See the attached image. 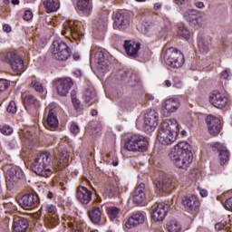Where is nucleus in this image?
<instances>
[{
    "label": "nucleus",
    "instance_id": "a878e982",
    "mask_svg": "<svg viewBox=\"0 0 232 232\" xmlns=\"http://www.w3.org/2000/svg\"><path fill=\"white\" fill-rule=\"evenodd\" d=\"M212 150L213 151H218L219 153V160L220 164L224 166L226 162L229 160V150H227V148L224 147V145L220 143H215L212 146Z\"/></svg>",
    "mask_w": 232,
    "mask_h": 232
},
{
    "label": "nucleus",
    "instance_id": "0e129e2a",
    "mask_svg": "<svg viewBox=\"0 0 232 232\" xmlns=\"http://www.w3.org/2000/svg\"><path fill=\"white\" fill-rule=\"evenodd\" d=\"M12 5H19V0H12Z\"/></svg>",
    "mask_w": 232,
    "mask_h": 232
},
{
    "label": "nucleus",
    "instance_id": "cd10ccee",
    "mask_svg": "<svg viewBox=\"0 0 232 232\" xmlns=\"http://www.w3.org/2000/svg\"><path fill=\"white\" fill-rule=\"evenodd\" d=\"M77 9L82 12L84 15H90L93 10V1L92 0H78Z\"/></svg>",
    "mask_w": 232,
    "mask_h": 232
},
{
    "label": "nucleus",
    "instance_id": "f03ea898",
    "mask_svg": "<svg viewBox=\"0 0 232 232\" xmlns=\"http://www.w3.org/2000/svg\"><path fill=\"white\" fill-rule=\"evenodd\" d=\"M179 123L175 119H169L161 122L157 139L163 146H169L177 140Z\"/></svg>",
    "mask_w": 232,
    "mask_h": 232
},
{
    "label": "nucleus",
    "instance_id": "20e7f679",
    "mask_svg": "<svg viewBox=\"0 0 232 232\" xmlns=\"http://www.w3.org/2000/svg\"><path fill=\"white\" fill-rule=\"evenodd\" d=\"M148 139L140 134L130 136L124 143V150L134 153H142L148 150Z\"/></svg>",
    "mask_w": 232,
    "mask_h": 232
},
{
    "label": "nucleus",
    "instance_id": "e433bc0d",
    "mask_svg": "<svg viewBox=\"0 0 232 232\" xmlns=\"http://www.w3.org/2000/svg\"><path fill=\"white\" fill-rule=\"evenodd\" d=\"M106 211L111 220H115V218H119V217H121V208L117 207H108Z\"/></svg>",
    "mask_w": 232,
    "mask_h": 232
},
{
    "label": "nucleus",
    "instance_id": "4c0bfd02",
    "mask_svg": "<svg viewBox=\"0 0 232 232\" xmlns=\"http://www.w3.org/2000/svg\"><path fill=\"white\" fill-rule=\"evenodd\" d=\"M69 157L70 155H68V151L63 150L60 153V158L57 161V166H59V168H66V166L68 165Z\"/></svg>",
    "mask_w": 232,
    "mask_h": 232
},
{
    "label": "nucleus",
    "instance_id": "052dcab7",
    "mask_svg": "<svg viewBox=\"0 0 232 232\" xmlns=\"http://www.w3.org/2000/svg\"><path fill=\"white\" fill-rule=\"evenodd\" d=\"M165 85L167 86V88H170V86H171V81L166 80V81H165Z\"/></svg>",
    "mask_w": 232,
    "mask_h": 232
},
{
    "label": "nucleus",
    "instance_id": "6e6552de",
    "mask_svg": "<svg viewBox=\"0 0 232 232\" xmlns=\"http://www.w3.org/2000/svg\"><path fill=\"white\" fill-rule=\"evenodd\" d=\"M53 55L56 61H66L70 57V48L59 40L53 43Z\"/></svg>",
    "mask_w": 232,
    "mask_h": 232
},
{
    "label": "nucleus",
    "instance_id": "f3484780",
    "mask_svg": "<svg viewBox=\"0 0 232 232\" xmlns=\"http://www.w3.org/2000/svg\"><path fill=\"white\" fill-rule=\"evenodd\" d=\"M206 122L210 135L215 137V135L220 133V130H222V122L220 121V119L213 115H208L206 118Z\"/></svg>",
    "mask_w": 232,
    "mask_h": 232
},
{
    "label": "nucleus",
    "instance_id": "f704fd0d",
    "mask_svg": "<svg viewBox=\"0 0 232 232\" xmlns=\"http://www.w3.org/2000/svg\"><path fill=\"white\" fill-rule=\"evenodd\" d=\"M46 123L49 128H57L59 126V120H57V115H55V110H49Z\"/></svg>",
    "mask_w": 232,
    "mask_h": 232
},
{
    "label": "nucleus",
    "instance_id": "f257e3e1",
    "mask_svg": "<svg viewBox=\"0 0 232 232\" xmlns=\"http://www.w3.org/2000/svg\"><path fill=\"white\" fill-rule=\"evenodd\" d=\"M169 159L175 164L176 168L188 169L189 164L193 162V152L191 145L188 141L179 142L170 151Z\"/></svg>",
    "mask_w": 232,
    "mask_h": 232
},
{
    "label": "nucleus",
    "instance_id": "4d7b16f0",
    "mask_svg": "<svg viewBox=\"0 0 232 232\" xmlns=\"http://www.w3.org/2000/svg\"><path fill=\"white\" fill-rule=\"evenodd\" d=\"M75 77H81L82 75V72H81V70H76L73 72Z\"/></svg>",
    "mask_w": 232,
    "mask_h": 232
},
{
    "label": "nucleus",
    "instance_id": "c9c22d12",
    "mask_svg": "<svg viewBox=\"0 0 232 232\" xmlns=\"http://www.w3.org/2000/svg\"><path fill=\"white\" fill-rule=\"evenodd\" d=\"M198 47L201 53H208L209 52V42L206 38H198Z\"/></svg>",
    "mask_w": 232,
    "mask_h": 232
},
{
    "label": "nucleus",
    "instance_id": "09e8293b",
    "mask_svg": "<svg viewBox=\"0 0 232 232\" xmlns=\"http://www.w3.org/2000/svg\"><path fill=\"white\" fill-rule=\"evenodd\" d=\"M106 22H97L96 28L99 29L101 32H104L106 30Z\"/></svg>",
    "mask_w": 232,
    "mask_h": 232
},
{
    "label": "nucleus",
    "instance_id": "5701e85b",
    "mask_svg": "<svg viewBox=\"0 0 232 232\" xmlns=\"http://www.w3.org/2000/svg\"><path fill=\"white\" fill-rule=\"evenodd\" d=\"M128 26H130V16L121 12L116 13L114 15V28L126 30Z\"/></svg>",
    "mask_w": 232,
    "mask_h": 232
},
{
    "label": "nucleus",
    "instance_id": "774afa93",
    "mask_svg": "<svg viewBox=\"0 0 232 232\" xmlns=\"http://www.w3.org/2000/svg\"><path fill=\"white\" fill-rule=\"evenodd\" d=\"M181 133H182V135H184L186 133V130L181 131Z\"/></svg>",
    "mask_w": 232,
    "mask_h": 232
},
{
    "label": "nucleus",
    "instance_id": "f8f14e48",
    "mask_svg": "<svg viewBox=\"0 0 232 232\" xmlns=\"http://www.w3.org/2000/svg\"><path fill=\"white\" fill-rule=\"evenodd\" d=\"M56 92L61 97H66L73 86L72 78H60L54 82Z\"/></svg>",
    "mask_w": 232,
    "mask_h": 232
},
{
    "label": "nucleus",
    "instance_id": "de8ad7c7",
    "mask_svg": "<svg viewBox=\"0 0 232 232\" xmlns=\"http://www.w3.org/2000/svg\"><path fill=\"white\" fill-rule=\"evenodd\" d=\"M70 131L72 132L73 135H77L80 131L79 125L72 123L70 127Z\"/></svg>",
    "mask_w": 232,
    "mask_h": 232
},
{
    "label": "nucleus",
    "instance_id": "7c9ffc66",
    "mask_svg": "<svg viewBox=\"0 0 232 232\" xmlns=\"http://www.w3.org/2000/svg\"><path fill=\"white\" fill-rule=\"evenodd\" d=\"M179 106H180V103H179V100L170 98L165 101L162 108L165 111H167V113H174V111H177V110H179Z\"/></svg>",
    "mask_w": 232,
    "mask_h": 232
},
{
    "label": "nucleus",
    "instance_id": "9b49d317",
    "mask_svg": "<svg viewBox=\"0 0 232 232\" xmlns=\"http://www.w3.org/2000/svg\"><path fill=\"white\" fill-rule=\"evenodd\" d=\"M169 211V205L166 203H158L152 207L151 218L154 222H162Z\"/></svg>",
    "mask_w": 232,
    "mask_h": 232
},
{
    "label": "nucleus",
    "instance_id": "aec40b11",
    "mask_svg": "<svg viewBox=\"0 0 232 232\" xmlns=\"http://www.w3.org/2000/svg\"><path fill=\"white\" fill-rule=\"evenodd\" d=\"M173 181L170 178L160 177L154 180L156 193H164L171 188Z\"/></svg>",
    "mask_w": 232,
    "mask_h": 232
},
{
    "label": "nucleus",
    "instance_id": "0eeeda50",
    "mask_svg": "<svg viewBox=\"0 0 232 232\" xmlns=\"http://www.w3.org/2000/svg\"><path fill=\"white\" fill-rule=\"evenodd\" d=\"M164 61L171 68H182L184 64V54L180 51L169 47L165 50Z\"/></svg>",
    "mask_w": 232,
    "mask_h": 232
},
{
    "label": "nucleus",
    "instance_id": "3c124183",
    "mask_svg": "<svg viewBox=\"0 0 232 232\" xmlns=\"http://www.w3.org/2000/svg\"><path fill=\"white\" fill-rule=\"evenodd\" d=\"M225 207L229 211H232V198H228L225 202Z\"/></svg>",
    "mask_w": 232,
    "mask_h": 232
},
{
    "label": "nucleus",
    "instance_id": "412c9836",
    "mask_svg": "<svg viewBox=\"0 0 232 232\" xmlns=\"http://www.w3.org/2000/svg\"><path fill=\"white\" fill-rule=\"evenodd\" d=\"M184 19L190 24H197L204 21L202 13L195 9H188L183 14Z\"/></svg>",
    "mask_w": 232,
    "mask_h": 232
},
{
    "label": "nucleus",
    "instance_id": "bb28decb",
    "mask_svg": "<svg viewBox=\"0 0 232 232\" xmlns=\"http://www.w3.org/2000/svg\"><path fill=\"white\" fill-rule=\"evenodd\" d=\"M28 229V220L22 217L14 218L13 231L24 232Z\"/></svg>",
    "mask_w": 232,
    "mask_h": 232
},
{
    "label": "nucleus",
    "instance_id": "2f4dec72",
    "mask_svg": "<svg viewBox=\"0 0 232 232\" xmlns=\"http://www.w3.org/2000/svg\"><path fill=\"white\" fill-rule=\"evenodd\" d=\"M89 218L93 224H101L102 210L99 207H92L89 211Z\"/></svg>",
    "mask_w": 232,
    "mask_h": 232
},
{
    "label": "nucleus",
    "instance_id": "39448f33",
    "mask_svg": "<svg viewBox=\"0 0 232 232\" xmlns=\"http://www.w3.org/2000/svg\"><path fill=\"white\" fill-rule=\"evenodd\" d=\"M0 60L10 64L13 72H24V62L14 52H3Z\"/></svg>",
    "mask_w": 232,
    "mask_h": 232
},
{
    "label": "nucleus",
    "instance_id": "6ab92c4d",
    "mask_svg": "<svg viewBox=\"0 0 232 232\" xmlns=\"http://www.w3.org/2000/svg\"><path fill=\"white\" fill-rule=\"evenodd\" d=\"M18 202L24 209H30V208H35L39 204V196L35 194H25L22 196Z\"/></svg>",
    "mask_w": 232,
    "mask_h": 232
},
{
    "label": "nucleus",
    "instance_id": "338daca9",
    "mask_svg": "<svg viewBox=\"0 0 232 232\" xmlns=\"http://www.w3.org/2000/svg\"><path fill=\"white\" fill-rule=\"evenodd\" d=\"M164 22H165V23H169V19L165 18V19H164Z\"/></svg>",
    "mask_w": 232,
    "mask_h": 232
},
{
    "label": "nucleus",
    "instance_id": "473e14b6",
    "mask_svg": "<svg viewBox=\"0 0 232 232\" xmlns=\"http://www.w3.org/2000/svg\"><path fill=\"white\" fill-rule=\"evenodd\" d=\"M82 99L87 104H93V102L97 101V93L95 92V89L92 87L87 88L83 92Z\"/></svg>",
    "mask_w": 232,
    "mask_h": 232
},
{
    "label": "nucleus",
    "instance_id": "8fccbe9b",
    "mask_svg": "<svg viewBox=\"0 0 232 232\" xmlns=\"http://www.w3.org/2000/svg\"><path fill=\"white\" fill-rule=\"evenodd\" d=\"M34 17V14H32V11H25L24 14V21H30Z\"/></svg>",
    "mask_w": 232,
    "mask_h": 232
},
{
    "label": "nucleus",
    "instance_id": "c85d7f7f",
    "mask_svg": "<svg viewBox=\"0 0 232 232\" xmlns=\"http://www.w3.org/2000/svg\"><path fill=\"white\" fill-rule=\"evenodd\" d=\"M6 177L10 178L14 182L20 180V179H24V174L23 173V169L17 166H12L7 169Z\"/></svg>",
    "mask_w": 232,
    "mask_h": 232
},
{
    "label": "nucleus",
    "instance_id": "1a4fd4ad",
    "mask_svg": "<svg viewBox=\"0 0 232 232\" xmlns=\"http://www.w3.org/2000/svg\"><path fill=\"white\" fill-rule=\"evenodd\" d=\"M159 126V112L155 110H150L144 116L143 130L146 133L155 131V128Z\"/></svg>",
    "mask_w": 232,
    "mask_h": 232
},
{
    "label": "nucleus",
    "instance_id": "423d86ee",
    "mask_svg": "<svg viewBox=\"0 0 232 232\" xmlns=\"http://www.w3.org/2000/svg\"><path fill=\"white\" fill-rule=\"evenodd\" d=\"M62 35L67 39H74V41H81L82 39V31H81V23L79 21H66L63 24Z\"/></svg>",
    "mask_w": 232,
    "mask_h": 232
},
{
    "label": "nucleus",
    "instance_id": "a211bd4d",
    "mask_svg": "<svg viewBox=\"0 0 232 232\" xmlns=\"http://www.w3.org/2000/svg\"><path fill=\"white\" fill-rule=\"evenodd\" d=\"M94 61L96 63L97 71L100 73H106L110 68V61L104 57L102 51H97L94 53Z\"/></svg>",
    "mask_w": 232,
    "mask_h": 232
},
{
    "label": "nucleus",
    "instance_id": "dca6fc26",
    "mask_svg": "<svg viewBox=\"0 0 232 232\" xmlns=\"http://www.w3.org/2000/svg\"><path fill=\"white\" fill-rule=\"evenodd\" d=\"M140 30L145 34H150V32H154L159 37H162L166 32H168L167 28H160L157 24L149 21H143L140 26Z\"/></svg>",
    "mask_w": 232,
    "mask_h": 232
},
{
    "label": "nucleus",
    "instance_id": "4468645a",
    "mask_svg": "<svg viewBox=\"0 0 232 232\" xmlns=\"http://www.w3.org/2000/svg\"><path fill=\"white\" fill-rule=\"evenodd\" d=\"M227 96L218 91H213L209 96L210 104L218 110H224V107L227 106Z\"/></svg>",
    "mask_w": 232,
    "mask_h": 232
},
{
    "label": "nucleus",
    "instance_id": "bf43d9fd",
    "mask_svg": "<svg viewBox=\"0 0 232 232\" xmlns=\"http://www.w3.org/2000/svg\"><path fill=\"white\" fill-rule=\"evenodd\" d=\"M197 8H204V3L202 2H197L196 3Z\"/></svg>",
    "mask_w": 232,
    "mask_h": 232
},
{
    "label": "nucleus",
    "instance_id": "603ef678",
    "mask_svg": "<svg viewBox=\"0 0 232 232\" xmlns=\"http://www.w3.org/2000/svg\"><path fill=\"white\" fill-rule=\"evenodd\" d=\"M198 191H199V195L200 197H208V190L201 188H198Z\"/></svg>",
    "mask_w": 232,
    "mask_h": 232
},
{
    "label": "nucleus",
    "instance_id": "ea45409f",
    "mask_svg": "<svg viewBox=\"0 0 232 232\" xmlns=\"http://www.w3.org/2000/svg\"><path fill=\"white\" fill-rule=\"evenodd\" d=\"M178 34L180 37H183L186 39V41H189V38L191 37V33H189V30L185 25H180L178 29Z\"/></svg>",
    "mask_w": 232,
    "mask_h": 232
},
{
    "label": "nucleus",
    "instance_id": "79ce46f5",
    "mask_svg": "<svg viewBox=\"0 0 232 232\" xmlns=\"http://www.w3.org/2000/svg\"><path fill=\"white\" fill-rule=\"evenodd\" d=\"M31 87L35 90V92H38L39 93H42L44 92L43 83L40 82H37L36 80H33L31 82Z\"/></svg>",
    "mask_w": 232,
    "mask_h": 232
},
{
    "label": "nucleus",
    "instance_id": "c756f323",
    "mask_svg": "<svg viewBox=\"0 0 232 232\" xmlns=\"http://www.w3.org/2000/svg\"><path fill=\"white\" fill-rule=\"evenodd\" d=\"M126 53L131 57H137L139 50H140V44L132 41H126L124 44Z\"/></svg>",
    "mask_w": 232,
    "mask_h": 232
},
{
    "label": "nucleus",
    "instance_id": "6e6d98bb",
    "mask_svg": "<svg viewBox=\"0 0 232 232\" xmlns=\"http://www.w3.org/2000/svg\"><path fill=\"white\" fill-rule=\"evenodd\" d=\"M176 5L180 6V5H186L188 3V0H175Z\"/></svg>",
    "mask_w": 232,
    "mask_h": 232
},
{
    "label": "nucleus",
    "instance_id": "680f3d73",
    "mask_svg": "<svg viewBox=\"0 0 232 232\" xmlns=\"http://www.w3.org/2000/svg\"><path fill=\"white\" fill-rule=\"evenodd\" d=\"M91 115H92V117H95V115H97V110H92L91 111Z\"/></svg>",
    "mask_w": 232,
    "mask_h": 232
},
{
    "label": "nucleus",
    "instance_id": "69168bd1",
    "mask_svg": "<svg viewBox=\"0 0 232 232\" xmlns=\"http://www.w3.org/2000/svg\"><path fill=\"white\" fill-rule=\"evenodd\" d=\"M215 227L216 229H220V224H216Z\"/></svg>",
    "mask_w": 232,
    "mask_h": 232
},
{
    "label": "nucleus",
    "instance_id": "72a5a7b5",
    "mask_svg": "<svg viewBox=\"0 0 232 232\" xmlns=\"http://www.w3.org/2000/svg\"><path fill=\"white\" fill-rule=\"evenodd\" d=\"M44 6L47 14H52V12H57L60 8L59 0H44Z\"/></svg>",
    "mask_w": 232,
    "mask_h": 232
},
{
    "label": "nucleus",
    "instance_id": "2eb2a0df",
    "mask_svg": "<svg viewBox=\"0 0 232 232\" xmlns=\"http://www.w3.org/2000/svg\"><path fill=\"white\" fill-rule=\"evenodd\" d=\"M181 205L186 211L191 213V211H197L198 209L200 201L197 196L188 194L181 198Z\"/></svg>",
    "mask_w": 232,
    "mask_h": 232
},
{
    "label": "nucleus",
    "instance_id": "9d476101",
    "mask_svg": "<svg viewBox=\"0 0 232 232\" xmlns=\"http://www.w3.org/2000/svg\"><path fill=\"white\" fill-rule=\"evenodd\" d=\"M43 209L46 211L45 224L47 227H55L59 224V216H57V208L52 204L44 205Z\"/></svg>",
    "mask_w": 232,
    "mask_h": 232
},
{
    "label": "nucleus",
    "instance_id": "b1692460",
    "mask_svg": "<svg viewBox=\"0 0 232 232\" xmlns=\"http://www.w3.org/2000/svg\"><path fill=\"white\" fill-rule=\"evenodd\" d=\"M76 198L81 204L86 206L92 201V191L85 187L80 186L77 188Z\"/></svg>",
    "mask_w": 232,
    "mask_h": 232
},
{
    "label": "nucleus",
    "instance_id": "a19ab883",
    "mask_svg": "<svg viewBox=\"0 0 232 232\" xmlns=\"http://www.w3.org/2000/svg\"><path fill=\"white\" fill-rule=\"evenodd\" d=\"M0 132L3 135H12L14 129L10 125H0Z\"/></svg>",
    "mask_w": 232,
    "mask_h": 232
},
{
    "label": "nucleus",
    "instance_id": "4be33fe9",
    "mask_svg": "<svg viewBox=\"0 0 232 232\" xmlns=\"http://www.w3.org/2000/svg\"><path fill=\"white\" fill-rule=\"evenodd\" d=\"M146 185L144 183L139 184L132 192V200L137 206H140L146 200Z\"/></svg>",
    "mask_w": 232,
    "mask_h": 232
},
{
    "label": "nucleus",
    "instance_id": "c03bdc74",
    "mask_svg": "<svg viewBox=\"0 0 232 232\" xmlns=\"http://www.w3.org/2000/svg\"><path fill=\"white\" fill-rule=\"evenodd\" d=\"M10 86V83L5 79H0V93H3V92H5L6 89Z\"/></svg>",
    "mask_w": 232,
    "mask_h": 232
},
{
    "label": "nucleus",
    "instance_id": "5fc2aeb1",
    "mask_svg": "<svg viewBox=\"0 0 232 232\" xmlns=\"http://www.w3.org/2000/svg\"><path fill=\"white\" fill-rule=\"evenodd\" d=\"M72 104L75 110H79V107L81 106V102H79V100H72Z\"/></svg>",
    "mask_w": 232,
    "mask_h": 232
},
{
    "label": "nucleus",
    "instance_id": "393cba45",
    "mask_svg": "<svg viewBox=\"0 0 232 232\" xmlns=\"http://www.w3.org/2000/svg\"><path fill=\"white\" fill-rule=\"evenodd\" d=\"M145 221L146 216L140 212H138L129 218L128 221L125 223V227L127 229H131L133 227H137V226H140V224H144Z\"/></svg>",
    "mask_w": 232,
    "mask_h": 232
},
{
    "label": "nucleus",
    "instance_id": "13d9d810",
    "mask_svg": "<svg viewBox=\"0 0 232 232\" xmlns=\"http://www.w3.org/2000/svg\"><path fill=\"white\" fill-rule=\"evenodd\" d=\"M162 8V4H160V3H156L155 5H154V9H156V10H160Z\"/></svg>",
    "mask_w": 232,
    "mask_h": 232
},
{
    "label": "nucleus",
    "instance_id": "ddd939ff",
    "mask_svg": "<svg viewBox=\"0 0 232 232\" xmlns=\"http://www.w3.org/2000/svg\"><path fill=\"white\" fill-rule=\"evenodd\" d=\"M24 107L29 115L35 117L39 115L41 102H39L34 95H28L24 98Z\"/></svg>",
    "mask_w": 232,
    "mask_h": 232
},
{
    "label": "nucleus",
    "instance_id": "58836bf2",
    "mask_svg": "<svg viewBox=\"0 0 232 232\" xmlns=\"http://www.w3.org/2000/svg\"><path fill=\"white\" fill-rule=\"evenodd\" d=\"M167 229L169 232H180L182 227L179 221L172 219L167 224Z\"/></svg>",
    "mask_w": 232,
    "mask_h": 232
},
{
    "label": "nucleus",
    "instance_id": "37998d69",
    "mask_svg": "<svg viewBox=\"0 0 232 232\" xmlns=\"http://www.w3.org/2000/svg\"><path fill=\"white\" fill-rule=\"evenodd\" d=\"M7 111L8 113H17V105L15 104V102L11 101L7 106Z\"/></svg>",
    "mask_w": 232,
    "mask_h": 232
},
{
    "label": "nucleus",
    "instance_id": "e2e57ef3",
    "mask_svg": "<svg viewBox=\"0 0 232 232\" xmlns=\"http://www.w3.org/2000/svg\"><path fill=\"white\" fill-rule=\"evenodd\" d=\"M72 57L74 59V61H79V59H80L79 54H73Z\"/></svg>",
    "mask_w": 232,
    "mask_h": 232
},
{
    "label": "nucleus",
    "instance_id": "a18cd8bd",
    "mask_svg": "<svg viewBox=\"0 0 232 232\" xmlns=\"http://www.w3.org/2000/svg\"><path fill=\"white\" fill-rule=\"evenodd\" d=\"M71 227L72 229H74L75 232H84V229H86V224L82 223V224H77V225H72Z\"/></svg>",
    "mask_w": 232,
    "mask_h": 232
},
{
    "label": "nucleus",
    "instance_id": "864d4df0",
    "mask_svg": "<svg viewBox=\"0 0 232 232\" xmlns=\"http://www.w3.org/2000/svg\"><path fill=\"white\" fill-rule=\"evenodd\" d=\"M3 30L4 32H6V34H10V32H12V26H10V24H4L3 26Z\"/></svg>",
    "mask_w": 232,
    "mask_h": 232
},
{
    "label": "nucleus",
    "instance_id": "49530a36",
    "mask_svg": "<svg viewBox=\"0 0 232 232\" xmlns=\"http://www.w3.org/2000/svg\"><path fill=\"white\" fill-rule=\"evenodd\" d=\"M221 77L222 79H225L226 81H227V79H229L231 77V70L229 69H226L221 72Z\"/></svg>",
    "mask_w": 232,
    "mask_h": 232
},
{
    "label": "nucleus",
    "instance_id": "7ed1b4c3",
    "mask_svg": "<svg viewBox=\"0 0 232 232\" xmlns=\"http://www.w3.org/2000/svg\"><path fill=\"white\" fill-rule=\"evenodd\" d=\"M53 156L49 152H41L36 155L32 163L33 171L39 177H51L52 170L50 164H52Z\"/></svg>",
    "mask_w": 232,
    "mask_h": 232
}]
</instances>
